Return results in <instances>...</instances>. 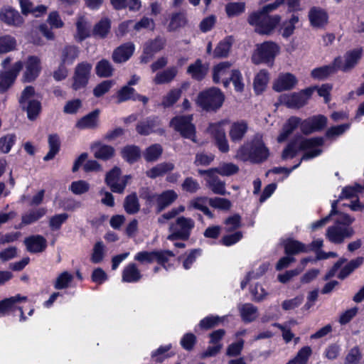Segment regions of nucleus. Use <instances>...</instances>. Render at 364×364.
Masks as SVG:
<instances>
[{"label":"nucleus","mask_w":364,"mask_h":364,"mask_svg":"<svg viewBox=\"0 0 364 364\" xmlns=\"http://www.w3.org/2000/svg\"><path fill=\"white\" fill-rule=\"evenodd\" d=\"M284 0H275L262 7L260 11L252 13L248 17V23L255 28V32L261 35L271 34L279 23L281 17L278 15L269 16L268 14L276 10Z\"/></svg>","instance_id":"1"},{"label":"nucleus","mask_w":364,"mask_h":364,"mask_svg":"<svg viewBox=\"0 0 364 364\" xmlns=\"http://www.w3.org/2000/svg\"><path fill=\"white\" fill-rule=\"evenodd\" d=\"M323 144V139L321 137L296 139L290 142L284 149L282 152V159H292L299 151L305 150L306 152L299 162L301 164L302 160H308L320 155L322 151L319 147Z\"/></svg>","instance_id":"2"},{"label":"nucleus","mask_w":364,"mask_h":364,"mask_svg":"<svg viewBox=\"0 0 364 364\" xmlns=\"http://www.w3.org/2000/svg\"><path fill=\"white\" fill-rule=\"evenodd\" d=\"M268 156L269 150L263 142L262 136L257 134L250 141L239 147L235 157L242 161L259 164L265 161Z\"/></svg>","instance_id":"3"},{"label":"nucleus","mask_w":364,"mask_h":364,"mask_svg":"<svg viewBox=\"0 0 364 364\" xmlns=\"http://www.w3.org/2000/svg\"><path fill=\"white\" fill-rule=\"evenodd\" d=\"M355 218L346 213H339L335 223L326 230V237L332 243H343L346 238L351 237L355 231L350 225Z\"/></svg>","instance_id":"4"},{"label":"nucleus","mask_w":364,"mask_h":364,"mask_svg":"<svg viewBox=\"0 0 364 364\" xmlns=\"http://www.w3.org/2000/svg\"><path fill=\"white\" fill-rule=\"evenodd\" d=\"M19 106L26 111L30 120H35L41 111V104L38 95L32 86H26L18 97Z\"/></svg>","instance_id":"5"},{"label":"nucleus","mask_w":364,"mask_h":364,"mask_svg":"<svg viewBox=\"0 0 364 364\" xmlns=\"http://www.w3.org/2000/svg\"><path fill=\"white\" fill-rule=\"evenodd\" d=\"M225 96L221 90L211 87L200 92L196 99V104L207 112L216 111L223 105Z\"/></svg>","instance_id":"6"},{"label":"nucleus","mask_w":364,"mask_h":364,"mask_svg":"<svg viewBox=\"0 0 364 364\" xmlns=\"http://www.w3.org/2000/svg\"><path fill=\"white\" fill-rule=\"evenodd\" d=\"M195 228V221L191 218L180 216L174 223L170 225L169 230L171 234L167 237L168 240L176 239L188 240Z\"/></svg>","instance_id":"7"},{"label":"nucleus","mask_w":364,"mask_h":364,"mask_svg":"<svg viewBox=\"0 0 364 364\" xmlns=\"http://www.w3.org/2000/svg\"><path fill=\"white\" fill-rule=\"evenodd\" d=\"M279 53V47L272 41H266L257 45L252 57L255 64L272 63Z\"/></svg>","instance_id":"8"},{"label":"nucleus","mask_w":364,"mask_h":364,"mask_svg":"<svg viewBox=\"0 0 364 364\" xmlns=\"http://www.w3.org/2000/svg\"><path fill=\"white\" fill-rule=\"evenodd\" d=\"M192 119V115L178 116L172 119L170 124L175 130L179 132L183 137L196 142V129L191 122Z\"/></svg>","instance_id":"9"},{"label":"nucleus","mask_w":364,"mask_h":364,"mask_svg":"<svg viewBox=\"0 0 364 364\" xmlns=\"http://www.w3.org/2000/svg\"><path fill=\"white\" fill-rule=\"evenodd\" d=\"M363 49L356 48L347 52L343 57H338L334 59V63L337 70L348 72L352 70L362 57Z\"/></svg>","instance_id":"10"},{"label":"nucleus","mask_w":364,"mask_h":364,"mask_svg":"<svg viewBox=\"0 0 364 364\" xmlns=\"http://www.w3.org/2000/svg\"><path fill=\"white\" fill-rule=\"evenodd\" d=\"M121 171L118 167H114L106 174L105 183L114 193H122L130 178L128 175L120 177Z\"/></svg>","instance_id":"11"},{"label":"nucleus","mask_w":364,"mask_h":364,"mask_svg":"<svg viewBox=\"0 0 364 364\" xmlns=\"http://www.w3.org/2000/svg\"><path fill=\"white\" fill-rule=\"evenodd\" d=\"M92 68V65L87 62H82L77 64L73 77V83L72 87L74 90H77L87 85L90 77Z\"/></svg>","instance_id":"12"},{"label":"nucleus","mask_w":364,"mask_h":364,"mask_svg":"<svg viewBox=\"0 0 364 364\" xmlns=\"http://www.w3.org/2000/svg\"><path fill=\"white\" fill-rule=\"evenodd\" d=\"M41 72V59L34 55L28 56L25 62V70L23 73L22 80L24 82H31L39 76Z\"/></svg>","instance_id":"13"},{"label":"nucleus","mask_w":364,"mask_h":364,"mask_svg":"<svg viewBox=\"0 0 364 364\" xmlns=\"http://www.w3.org/2000/svg\"><path fill=\"white\" fill-rule=\"evenodd\" d=\"M315 89V87H309L300 92L285 95L283 102L290 108L301 107L306 104Z\"/></svg>","instance_id":"14"},{"label":"nucleus","mask_w":364,"mask_h":364,"mask_svg":"<svg viewBox=\"0 0 364 364\" xmlns=\"http://www.w3.org/2000/svg\"><path fill=\"white\" fill-rule=\"evenodd\" d=\"M174 254L169 250L161 252H147L141 251L138 252L134 259L141 263H151L154 259H156L159 263L164 264L166 262L169 257H173Z\"/></svg>","instance_id":"15"},{"label":"nucleus","mask_w":364,"mask_h":364,"mask_svg":"<svg viewBox=\"0 0 364 364\" xmlns=\"http://www.w3.org/2000/svg\"><path fill=\"white\" fill-rule=\"evenodd\" d=\"M327 124V118L321 114L313 116L301 122L300 129L304 134H309L323 129Z\"/></svg>","instance_id":"16"},{"label":"nucleus","mask_w":364,"mask_h":364,"mask_svg":"<svg viewBox=\"0 0 364 364\" xmlns=\"http://www.w3.org/2000/svg\"><path fill=\"white\" fill-rule=\"evenodd\" d=\"M23 68L21 61L16 62L11 68L0 73V91L4 92L9 89L15 81L18 74Z\"/></svg>","instance_id":"17"},{"label":"nucleus","mask_w":364,"mask_h":364,"mask_svg":"<svg viewBox=\"0 0 364 364\" xmlns=\"http://www.w3.org/2000/svg\"><path fill=\"white\" fill-rule=\"evenodd\" d=\"M223 124V122L210 124L209 131L215 139L219 150L226 153L229 151L230 147Z\"/></svg>","instance_id":"18"},{"label":"nucleus","mask_w":364,"mask_h":364,"mask_svg":"<svg viewBox=\"0 0 364 364\" xmlns=\"http://www.w3.org/2000/svg\"><path fill=\"white\" fill-rule=\"evenodd\" d=\"M231 64L228 62H223L215 65L213 69V80L215 83L222 82L225 87L230 83Z\"/></svg>","instance_id":"19"},{"label":"nucleus","mask_w":364,"mask_h":364,"mask_svg":"<svg viewBox=\"0 0 364 364\" xmlns=\"http://www.w3.org/2000/svg\"><path fill=\"white\" fill-rule=\"evenodd\" d=\"M0 20L12 26H20L23 23V18L18 11L9 6L1 9Z\"/></svg>","instance_id":"20"},{"label":"nucleus","mask_w":364,"mask_h":364,"mask_svg":"<svg viewBox=\"0 0 364 364\" xmlns=\"http://www.w3.org/2000/svg\"><path fill=\"white\" fill-rule=\"evenodd\" d=\"M153 198L156 203L157 211L161 212L177 199L178 194L173 190H167L154 196Z\"/></svg>","instance_id":"21"},{"label":"nucleus","mask_w":364,"mask_h":364,"mask_svg":"<svg viewBox=\"0 0 364 364\" xmlns=\"http://www.w3.org/2000/svg\"><path fill=\"white\" fill-rule=\"evenodd\" d=\"M297 80L291 73L279 75L273 84V89L277 92H282L292 89L296 84Z\"/></svg>","instance_id":"22"},{"label":"nucleus","mask_w":364,"mask_h":364,"mask_svg":"<svg viewBox=\"0 0 364 364\" xmlns=\"http://www.w3.org/2000/svg\"><path fill=\"white\" fill-rule=\"evenodd\" d=\"M24 243L27 250L32 253H38L43 252L47 247V241L41 235H36L26 237Z\"/></svg>","instance_id":"23"},{"label":"nucleus","mask_w":364,"mask_h":364,"mask_svg":"<svg viewBox=\"0 0 364 364\" xmlns=\"http://www.w3.org/2000/svg\"><path fill=\"white\" fill-rule=\"evenodd\" d=\"M134 49V45L132 43H126L114 50L112 59L117 63L126 62L132 55Z\"/></svg>","instance_id":"24"},{"label":"nucleus","mask_w":364,"mask_h":364,"mask_svg":"<svg viewBox=\"0 0 364 364\" xmlns=\"http://www.w3.org/2000/svg\"><path fill=\"white\" fill-rule=\"evenodd\" d=\"M309 18L313 27L322 28L327 24L328 16L323 9L313 7L309 12Z\"/></svg>","instance_id":"25"},{"label":"nucleus","mask_w":364,"mask_h":364,"mask_svg":"<svg viewBox=\"0 0 364 364\" xmlns=\"http://www.w3.org/2000/svg\"><path fill=\"white\" fill-rule=\"evenodd\" d=\"M248 129V124L244 120L233 122L230 128L229 136L232 141L239 142L245 136Z\"/></svg>","instance_id":"26"},{"label":"nucleus","mask_w":364,"mask_h":364,"mask_svg":"<svg viewBox=\"0 0 364 364\" xmlns=\"http://www.w3.org/2000/svg\"><path fill=\"white\" fill-rule=\"evenodd\" d=\"M285 253L287 255H298L309 252L310 249L305 244L293 239H287L283 242Z\"/></svg>","instance_id":"27"},{"label":"nucleus","mask_w":364,"mask_h":364,"mask_svg":"<svg viewBox=\"0 0 364 364\" xmlns=\"http://www.w3.org/2000/svg\"><path fill=\"white\" fill-rule=\"evenodd\" d=\"M91 149L95 158L105 161L109 159L114 154V149L112 146L101 143L94 144Z\"/></svg>","instance_id":"28"},{"label":"nucleus","mask_w":364,"mask_h":364,"mask_svg":"<svg viewBox=\"0 0 364 364\" xmlns=\"http://www.w3.org/2000/svg\"><path fill=\"white\" fill-rule=\"evenodd\" d=\"M141 278V272L134 263L129 264L123 269L122 280L124 282L135 283L139 281Z\"/></svg>","instance_id":"29"},{"label":"nucleus","mask_w":364,"mask_h":364,"mask_svg":"<svg viewBox=\"0 0 364 364\" xmlns=\"http://www.w3.org/2000/svg\"><path fill=\"white\" fill-rule=\"evenodd\" d=\"M206 186L215 194L225 196L227 194L225 181L220 180L216 173H213L210 178H205Z\"/></svg>","instance_id":"30"},{"label":"nucleus","mask_w":364,"mask_h":364,"mask_svg":"<svg viewBox=\"0 0 364 364\" xmlns=\"http://www.w3.org/2000/svg\"><path fill=\"white\" fill-rule=\"evenodd\" d=\"M238 309L242 321L250 323L255 321L258 316L257 308L252 304H241Z\"/></svg>","instance_id":"31"},{"label":"nucleus","mask_w":364,"mask_h":364,"mask_svg":"<svg viewBox=\"0 0 364 364\" xmlns=\"http://www.w3.org/2000/svg\"><path fill=\"white\" fill-rule=\"evenodd\" d=\"M301 119L296 117H291L284 124L280 134L278 136L279 142L284 141L293 131L299 125Z\"/></svg>","instance_id":"32"},{"label":"nucleus","mask_w":364,"mask_h":364,"mask_svg":"<svg viewBox=\"0 0 364 364\" xmlns=\"http://www.w3.org/2000/svg\"><path fill=\"white\" fill-rule=\"evenodd\" d=\"M79 49L74 46H67L63 48L61 51V63L65 65H72L77 58L79 55Z\"/></svg>","instance_id":"33"},{"label":"nucleus","mask_w":364,"mask_h":364,"mask_svg":"<svg viewBox=\"0 0 364 364\" xmlns=\"http://www.w3.org/2000/svg\"><path fill=\"white\" fill-rule=\"evenodd\" d=\"M99 110L96 109L82 117L76 124V127L80 129L95 128L97 125Z\"/></svg>","instance_id":"34"},{"label":"nucleus","mask_w":364,"mask_h":364,"mask_svg":"<svg viewBox=\"0 0 364 364\" xmlns=\"http://www.w3.org/2000/svg\"><path fill=\"white\" fill-rule=\"evenodd\" d=\"M46 211L45 208L30 210L22 215L20 225H27L36 222L46 215Z\"/></svg>","instance_id":"35"},{"label":"nucleus","mask_w":364,"mask_h":364,"mask_svg":"<svg viewBox=\"0 0 364 364\" xmlns=\"http://www.w3.org/2000/svg\"><path fill=\"white\" fill-rule=\"evenodd\" d=\"M208 68L202 64L200 60L198 59L194 63L188 67L187 73L197 80H201L206 75Z\"/></svg>","instance_id":"36"},{"label":"nucleus","mask_w":364,"mask_h":364,"mask_svg":"<svg viewBox=\"0 0 364 364\" xmlns=\"http://www.w3.org/2000/svg\"><path fill=\"white\" fill-rule=\"evenodd\" d=\"M77 33L75 38L77 41H82L90 36V24L84 16L78 18L77 23Z\"/></svg>","instance_id":"37"},{"label":"nucleus","mask_w":364,"mask_h":364,"mask_svg":"<svg viewBox=\"0 0 364 364\" xmlns=\"http://www.w3.org/2000/svg\"><path fill=\"white\" fill-rule=\"evenodd\" d=\"M159 125V119L156 117H149L141 122L136 127V131L139 134L148 135L154 132V129Z\"/></svg>","instance_id":"38"},{"label":"nucleus","mask_w":364,"mask_h":364,"mask_svg":"<svg viewBox=\"0 0 364 364\" xmlns=\"http://www.w3.org/2000/svg\"><path fill=\"white\" fill-rule=\"evenodd\" d=\"M269 73L265 70H261L255 76L253 85L255 92L259 95L266 88L269 82Z\"/></svg>","instance_id":"39"},{"label":"nucleus","mask_w":364,"mask_h":364,"mask_svg":"<svg viewBox=\"0 0 364 364\" xmlns=\"http://www.w3.org/2000/svg\"><path fill=\"white\" fill-rule=\"evenodd\" d=\"M178 73L175 67L169 68L163 72L158 73L154 78V82L156 85L170 82L176 77Z\"/></svg>","instance_id":"40"},{"label":"nucleus","mask_w":364,"mask_h":364,"mask_svg":"<svg viewBox=\"0 0 364 364\" xmlns=\"http://www.w3.org/2000/svg\"><path fill=\"white\" fill-rule=\"evenodd\" d=\"M311 354L312 350L311 347L308 346H304L287 364H307Z\"/></svg>","instance_id":"41"},{"label":"nucleus","mask_w":364,"mask_h":364,"mask_svg":"<svg viewBox=\"0 0 364 364\" xmlns=\"http://www.w3.org/2000/svg\"><path fill=\"white\" fill-rule=\"evenodd\" d=\"M60 139L57 134H50L48 136L49 151L44 156V161L53 159L60 150Z\"/></svg>","instance_id":"42"},{"label":"nucleus","mask_w":364,"mask_h":364,"mask_svg":"<svg viewBox=\"0 0 364 364\" xmlns=\"http://www.w3.org/2000/svg\"><path fill=\"white\" fill-rule=\"evenodd\" d=\"M114 68L107 60L102 59L100 60L95 66V72L97 75L100 77H108L112 75Z\"/></svg>","instance_id":"43"},{"label":"nucleus","mask_w":364,"mask_h":364,"mask_svg":"<svg viewBox=\"0 0 364 364\" xmlns=\"http://www.w3.org/2000/svg\"><path fill=\"white\" fill-rule=\"evenodd\" d=\"M299 21V17L295 14H293L290 19L284 21L281 27L282 36L284 38H288L291 36L294 32L296 24L298 23Z\"/></svg>","instance_id":"44"},{"label":"nucleus","mask_w":364,"mask_h":364,"mask_svg":"<svg viewBox=\"0 0 364 364\" xmlns=\"http://www.w3.org/2000/svg\"><path fill=\"white\" fill-rule=\"evenodd\" d=\"M215 171L223 176H230L239 171V167L232 163H222L215 168Z\"/></svg>","instance_id":"45"},{"label":"nucleus","mask_w":364,"mask_h":364,"mask_svg":"<svg viewBox=\"0 0 364 364\" xmlns=\"http://www.w3.org/2000/svg\"><path fill=\"white\" fill-rule=\"evenodd\" d=\"M336 71L337 68L333 61L331 65L314 69L311 75L314 78L323 79Z\"/></svg>","instance_id":"46"},{"label":"nucleus","mask_w":364,"mask_h":364,"mask_svg":"<svg viewBox=\"0 0 364 364\" xmlns=\"http://www.w3.org/2000/svg\"><path fill=\"white\" fill-rule=\"evenodd\" d=\"M225 318V316L220 317L218 316L210 315L203 318L200 321L198 326L201 329L208 330L218 326L220 323L224 321Z\"/></svg>","instance_id":"47"},{"label":"nucleus","mask_w":364,"mask_h":364,"mask_svg":"<svg viewBox=\"0 0 364 364\" xmlns=\"http://www.w3.org/2000/svg\"><path fill=\"white\" fill-rule=\"evenodd\" d=\"M232 45L230 38H225L220 41L213 52L215 58H225L228 56Z\"/></svg>","instance_id":"48"},{"label":"nucleus","mask_w":364,"mask_h":364,"mask_svg":"<svg viewBox=\"0 0 364 364\" xmlns=\"http://www.w3.org/2000/svg\"><path fill=\"white\" fill-rule=\"evenodd\" d=\"M162 151L163 149L161 145L158 144H153L146 149L144 157L146 161H155L159 159Z\"/></svg>","instance_id":"49"},{"label":"nucleus","mask_w":364,"mask_h":364,"mask_svg":"<svg viewBox=\"0 0 364 364\" xmlns=\"http://www.w3.org/2000/svg\"><path fill=\"white\" fill-rule=\"evenodd\" d=\"M126 212L129 214H134L139 210V203L136 194H131L126 197L124 203Z\"/></svg>","instance_id":"50"},{"label":"nucleus","mask_w":364,"mask_h":364,"mask_svg":"<svg viewBox=\"0 0 364 364\" xmlns=\"http://www.w3.org/2000/svg\"><path fill=\"white\" fill-rule=\"evenodd\" d=\"M16 46V39L9 35L0 36V53L13 50Z\"/></svg>","instance_id":"51"},{"label":"nucleus","mask_w":364,"mask_h":364,"mask_svg":"<svg viewBox=\"0 0 364 364\" xmlns=\"http://www.w3.org/2000/svg\"><path fill=\"white\" fill-rule=\"evenodd\" d=\"M110 30V21L108 18H102L93 29V34L100 38H105Z\"/></svg>","instance_id":"52"},{"label":"nucleus","mask_w":364,"mask_h":364,"mask_svg":"<svg viewBox=\"0 0 364 364\" xmlns=\"http://www.w3.org/2000/svg\"><path fill=\"white\" fill-rule=\"evenodd\" d=\"M181 95V89H173L170 90L164 97L161 102V105L164 107H169L174 105Z\"/></svg>","instance_id":"53"},{"label":"nucleus","mask_w":364,"mask_h":364,"mask_svg":"<svg viewBox=\"0 0 364 364\" xmlns=\"http://www.w3.org/2000/svg\"><path fill=\"white\" fill-rule=\"evenodd\" d=\"M135 90L128 85L123 86L117 93V103L134 100L135 97Z\"/></svg>","instance_id":"54"},{"label":"nucleus","mask_w":364,"mask_h":364,"mask_svg":"<svg viewBox=\"0 0 364 364\" xmlns=\"http://www.w3.org/2000/svg\"><path fill=\"white\" fill-rule=\"evenodd\" d=\"M122 156L129 163L136 161L140 156L139 149L136 146H128L123 149Z\"/></svg>","instance_id":"55"},{"label":"nucleus","mask_w":364,"mask_h":364,"mask_svg":"<svg viewBox=\"0 0 364 364\" xmlns=\"http://www.w3.org/2000/svg\"><path fill=\"white\" fill-rule=\"evenodd\" d=\"M186 23V18L183 14H175L171 16L168 29L169 31H174L178 28L184 26Z\"/></svg>","instance_id":"56"},{"label":"nucleus","mask_w":364,"mask_h":364,"mask_svg":"<svg viewBox=\"0 0 364 364\" xmlns=\"http://www.w3.org/2000/svg\"><path fill=\"white\" fill-rule=\"evenodd\" d=\"M165 40L157 38L154 41L147 43L144 46V53L147 55H152L161 50L165 46Z\"/></svg>","instance_id":"57"},{"label":"nucleus","mask_w":364,"mask_h":364,"mask_svg":"<svg viewBox=\"0 0 364 364\" xmlns=\"http://www.w3.org/2000/svg\"><path fill=\"white\" fill-rule=\"evenodd\" d=\"M73 279V276L72 274L67 271L63 272L57 277L54 287L56 289H65L68 287Z\"/></svg>","instance_id":"58"},{"label":"nucleus","mask_w":364,"mask_h":364,"mask_svg":"<svg viewBox=\"0 0 364 364\" xmlns=\"http://www.w3.org/2000/svg\"><path fill=\"white\" fill-rule=\"evenodd\" d=\"M245 4L243 2L229 3L225 6V11L229 17H233L245 11Z\"/></svg>","instance_id":"59"},{"label":"nucleus","mask_w":364,"mask_h":364,"mask_svg":"<svg viewBox=\"0 0 364 364\" xmlns=\"http://www.w3.org/2000/svg\"><path fill=\"white\" fill-rule=\"evenodd\" d=\"M16 142L14 134H7L0 138V152L7 154Z\"/></svg>","instance_id":"60"},{"label":"nucleus","mask_w":364,"mask_h":364,"mask_svg":"<svg viewBox=\"0 0 364 364\" xmlns=\"http://www.w3.org/2000/svg\"><path fill=\"white\" fill-rule=\"evenodd\" d=\"M209 205L216 209L228 210L231 208V202L224 198H211L208 199Z\"/></svg>","instance_id":"61"},{"label":"nucleus","mask_w":364,"mask_h":364,"mask_svg":"<svg viewBox=\"0 0 364 364\" xmlns=\"http://www.w3.org/2000/svg\"><path fill=\"white\" fill-rule=\"evenodd\" d=\"M181 188L183 191L195 193L200 188V186L197 180L192 177H187L182 183Z\"/></svg>","instance_id":"62"},{"label":"nucleus","mask_w":364,"mask_h":364,"mask_svg":"<svg viewBox=\"0 0 364 364\" xmlns=\"http://www.w3.org/2000/svg\"><path fill=\"white\" fill-rule=\"evenodd\" d=\"M350 127V124H343L329 128L326 133L328 139L336 138L346 132Z\"/></svg>","instance_id":"63"},{"label":"nucleus","mask_w":364,"mask_h":364,"mask_svg":"<svg viewBox=\"0 0 364 364\" xmlns=\"http://www.w3.org/2000/svg\"><path fill=\"white\" fill-rule=\"evenodd\" d=\"M90 185L87 182L80 180L73 181L69 189L75 195H81L89 191Z\"/></svg>","instance_id":"64"}]
</instances>
